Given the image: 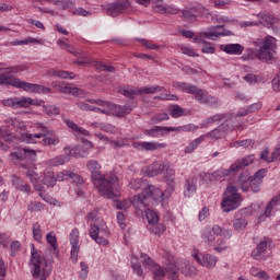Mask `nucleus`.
<instances>
[{
	"label": "nucleus",
	"mask_w": 280,
	"mask_h": 280,
	"mask_svg": "<svg viewBox=\"0 0 280 280\" xmlns=\"http://www.w3.org/2000/svg\"><path fill=\"white\" fill-rule=\"evenodd\" d=\"M46 240L51 248L46 249L45 256H43L40 252L36 250V247L34 246V244H32V275L33 278H35L36 280H47L49 275H51V264L47 262V259H49L48 255H51V253H56V249L58 248V241L56 238V235H54V232H49L46 235Z\"/></svg>",
	"instance_id": "f257e3e1"
},
{
	"label": "nucleus",
	"mask_w": 280,
	"mask_h": 280,
	"mask_svg": "<svg viewBox=\"0 0 280 280\" xmlns=\"http://www.w3.org/2000/svg\"><path fill=\"white\" fill-rule=\"evenodd\" d=\"M88 170L92 174V180L97 186L98 194L104 198L113 200L119 196V179L115 174L102 175V166L95 160L88 162Z\"/></svg>",
	"instance_id": "f03ea898"
},
{
	"label": "nucleus",
	"mask_w": 280,
	"mask_h": 280,
	"mask_svg": "<svg viewBox=\"0 0 280 280\" xmlns=\"http://www.w3.org/2000/svg\"><path fill=\"white\" fill-rule=\"evenodd\" d=\"M130 189L138 191V189H143L138 196H135L132 199V205L136 209H145L148 207V200L150 198L154 202H163V190L155 188L153 185L145 183L142 178L131 179L129 183Z\"/></svg>",
	"instance_id": "7ed1b4c3"
},
{
	"label": "nucleus",
	"mask_w": 280,
	"mask_h": 280,
	"mask_svg": "<svg viewBox=\"0 0 280 280\" xmlns=\"http://www.w3.org/2000/svg\"><path fill=\"white\" fill-rule=\"evenodd\" d=\"M268 170L260 168L253 176L249 173H242L237 179V185L242 191H252L253 194H259L261 191V185L264 178H266Z\"/></svg>",
	"instance_id": "20e7f679"
},
{
	"label": "nucleus",
	"mask_w": 280,
	"mask_h": 280,
	"mask_svg": "<svg viewBox=\"0 0 280 280\" xmlns=\"http://www.w3.org/2000/svg\"><path fill=\"white\" fill-rule=\"evenodd\" d=\"M173 86L183 93L195 95V100L199 102V104H206L207 106H215V104H218V100H215V97L209 96L206 90L199 89L196 85L177 81L173 83Z\"/></svg>",
	"instance_id": "39448f33"
},
{
	"label": "nucleus",
	"mask_w": 280,
	"mask_h": 280,
	"mask_svg": "<svg viewBox=\"0 0 280 280\" xmlns=\"http://www.w3.org/2000/svg\"><path fill=\"white\" fill-rule=\"evenodd\" d=\"M256 47L260 48L258 50V60L260 62H266L270 65L275 60V52L277 51V38L272 36L265 37L264 40L254 42Z\"/></svg>",
	"instance_id": "423d86ee"
},
{
	"label": "nucleus",
	"mask_w": 280,
	"mask_h": 280,
	"mask_svg": "<svg viewBox=\"0 0 280 280\" xmlns=\"http://www.w3.org/2000/svg\"><path fill=\"white\" fill-rule=\"evenodd\" d=\"M224 199L221 202V207L225 213L235 211L242 205V195L237 192L235 186H230L224 192Z\"/></svg>",
	"instance_id": "0eeeda50"
},
{
	"label": "nucleus",
	"mask_w": 280,
	"mask_h": 280,
	"mask_svg": "<svg viewBox=\"0 0 280 280\" xmlns=\"http://www.w3.org/2000/svg\"><path fill=\"white\" fill-rule=\"evenodd\" d=\"M253 163V156H247L238 160L236 163L232 164L229 170H219L212 173V176L215 180H222V178H226V176H231L233 172H240V170H244V167H248Z\"/></svg>",
	"instance_id": "6e6552de"
},
{
	"label": "nucleus",
	"mask_w": 280,
	"mask_h": 280,
	"mask_svg": "<svg viewBox=\"0 0 280 280\" xmlns=\"http://www.w3.org/2000/svg\"><path fill=\"white\" fill-rule=\"evenodd\" d=\"M0 84H4L5 86H15L16 89H23V91H27L28 93H36V89L38 86V84L27 83L4 73L0 74Z\"/></svg>",
	"instance_id": "1a4fd4ad"
},
{
	"label": "nucleus",
	"mask_w": 280,
	"mask_h": 280,
	"mask_svg": "<svg viewBox=\"0 0 280 280\" xmlns=\"http://www.w3.org/2000/svg\"><path fill=\"white\" fill-rule=\"evenodd\" d=\"M166 273H168V279L178 280V267L176 266L175 261H168L165 269H163L161 266H156L153 269V279L163 280Z\"/></svg>",
	"instance_id": "9d476101"
},
{
	"label": "nucleus",
	"mask_w": 280,
	"mask_h": 280,
	"mask_svg": "<svg viewBox=\"0 0 280 280\" xmlns=\"http://www.w3.org/2000/svg\"><path fill=\"white\" fill-rule=\"evenodd\" d=\"M9 160L15 165L22 161H25L26 163H34V161H36V151L26 148H19L15 152H12L9 155Z\"/></svg>",
	"instance_id": "9b49d317"
},
{
	"label": "nucleus",
	"mask_w": 280,
	"mask_h": 280,
	"mask_svg": "<svg viewBox=\"0 0 280 280\" xmlns=\"http://www.w3.org/2000/svg\"><path fill=\"white\" fill-rule=\"evenodd\" d=\"M231 121H233V119H226L222 125H220L217 129H213L212 131H210V137L211 139H223V137L226 135V132H229V130H233L235 128H237L238 130H242V128H244V124H246V121H241L237 122L236 125H232Z\"/></svg>",
	"instance_id": "f8f14e48"
},
{
	"label": "nucleus",
	"mask_w": 280,
	"mask_h": 280,
	"mask_svg": "<svg viewBox=\"0 0 280 280\" xmlns=\"http://www.w3.org/2000/svg\"><path fill=\"white\" fill-rule=\"evenodd\" d=\"M224 25H215L211 26L208 28L207 32L201 33L199 37L194 38V43H203L207 44V40L202 39V36L205 38H208L209 40H215L219 36H233V33L231 31H223V32H218L215 30H222Z\"/></svg>",
	"instance_id": "ddd939ff"
},
{
	"label": "nucleus",
	"mask_w": 280,
	"mask_h": 280,
	"mask_svg": "<svg viewBox=\"0 0 280 280\" xmlns=\"http://www.w3.org/2000/svg\"><path fill=\"white\" fill-rule=\"evenodd\" d=\"M130 8V1L128 0H116L104 7L106 14L109 16H119L125 10Z\"/></svg>",
	"instance_id": "4468645a"
},
{
	"label": "nucleus",
	"mask_w": 280,
	"mask_h": 280,
	"mask_svg": "<svg viewBox=\"0 0 280 280\" xmlns=\"http://www.w3.org/2000/svg\"><path fill=\"white\" fill-rule=\"evenodd\" d=\"M192 257L200 264V266H205L206 268H213L215 264H218V258L211 254H200L198 249H194Z\"/></svg>",
	"instance_id": "2eb2a0df"
},
{
	"label": "nucleus",
	"mask_w": 280,
	"mask_h": 280,
	"mask_svg": "<svg viewBox=\"0 0 280 280\" xmlns=\"http://www.w3.org/2000/svg\"><path fill=\"white\" fill-rule=\"evenodd\" d=\"M80 231L74 229L70 233V244H71V259L78 261V253H80Z\"/></svg>",
	"instance_id": "dca6fc26"
},
{
	"label": "nucleus",
	"mask_w": 280,
	"mask_h": 280,
	"mask_svg": "<svg viewBox=\"0 0 280 280\" xmlns=\"http://www.w3.org/2000/svg\"><path fill=\"white\" fill-rule=\"evenodd\" d=\"M57 179L59 182L62 180H71L74 183V185H82L84 183V179H82V176H80L78 173H74L72 171L65 170L57 174Z\"/></svg>",
	"instance_id": "f3484780"
},
{
	"label": "nucleus",
	"mask_w": 280,
	"mask_h": 280,
	"mask_svg": "<svg viewBox=\"0 0 280 280\" xmlns=\"http://www.w3.org/2000/svg\"><path fill=\"white\" fill-rule=\"evenodd\" d=\"M272 244V241L268 237H265L259 242L257 247L253 250L252 257L256 260L264 259V255H266V250H268V246Z\"/></svg>",
	"instance_id": "a211bd4d"
},
{
	"label": "nucleus",
	"mask_w": 280,
	"mask_h": 280,
	"mask_svg": "<svg viewBox=\"0 0 280 280\" xmlns=\"http://www.w3.org/2000/svg\"><path fill=\"white\" fill-rule=\"evenodd\" d=\"M132 148L136 150L143 151L145 150L147 152H152L154 150H162V148H165V143H159V142H133Z\"/></svg>",
	"instance_id": "6ab92c4d"
},
{
	"label": "nucleus",
	"mask_w": 280,
	"mask_h": 280,
	"mask_svg": "<svg viewBox=\"0 0 280 280\" xmlns=\"http://www.w3.org/2000/svg\"><path fill=\"white\" fill-rule=\"evenodd\" d=\"M220 49L231 56H242L244 54V46L241 44H222L220 45Z\"/></svg>",
	"instance_id": "aec40b11"
},
{
	"label": "nucleus",
	"mask_w": 280,
	"mask_h": 280,
	"mask_svg": "<svg viewBox=\"0 0 280 280\" xmlns=\"http://www.w3.org/2000/svg\"><path fill=\"white\" fill-rule=\"evenodd\" d=\"M47 135H49V129L42 126L39 133H22V139L25 143H36L35 139H43V137H47Z\"/></svg>",
	"instance_id": "412c9836"
},
{
	"label": "nucleus",
	"mask_w": 280,
	"mask_h": 280,
	"mask_svg": "<svg viewBox=\"0 0 280 280\" xmlns=\"http://www.w3.org/2000/svg\"><path fill=\"white\" fill-rule=\"evenodd\" d=\"M165 167H167V162H154L148 167L147 175L151 178L159 176V174L165 172Z\"/></svg>",
	"instance_id": "4be33fe9"
},
{
	"label": "nucleus",
	"mask_w": 280,
	"mask_h": 280,
	"mask_svg": "<svg viewBox=\"0 0 280 280\" xmlns=\"http://www.w3.org/2000/svg\"><path fill=\"white\" fill-rule=\"evenodd\" d=\"M101 230L100 226L95 223H91L90 225V237L96 242V244H103V246H106L108 244V240L104 238V236H100Z\"/></svg>",
	"instance_id": "5701e85b"
},
{
	"label": "nucleus",
	"mask_w": 280,
	"mask_h": 280,
	"mask_svg": "<svg viewBox=\"0 0 280 280\" xmlns=\"http://www.w3.org/2000/svg\"><path fill=\"white\" fill-rule=\"evenodd\" d=\"M114 117H126V115H130L132 113V106L127 104L124 106L115 105L112 108Z\"/></svg>",
	"instance_id": "b1692460"
},
{
	"label": "nucleus",
	"mask_w": 280,
	"mask_h": 280,
	"mask_svg": "<svg viewBox=\"0 0 280 280\" xmlns=\"http://www.w3.org/2000/svg\"><path fill=\"white\" fill-rule=\"evenodd\" d=\"M184 196L185 198H191V196H194V194H196V179L190 178V179H186L185 186H184Z\"/></svg>",
	"instance_id": "393cba45"
},
{
	"label": "nucleus",
	"mask_w": 280,
	"mask_h": 280,
	"mask_svg": "<svg viewBox=\"0 0 280 280\" xmlns=\"http://www.w3.org/2000/svg\"><path fill=\"white\" fill-rule=\"evenodd\" d=\"M222 119H226V114H217L209 118H206L201 122L202 128H209V126H213L215 121H222Z\"/></svg>",
	"instance_id": "a878e982"
},
{
	"label": "nucleus",
	"mask_w": 280,
	"mask_h": 280,
	"mask_svg": "<svg viewBox=\"0 0 280 280\" xmlns=\"http://www.w3.org/2000/svg\"><path fill=\"white\" fill-rule=\"evenodd\" d=\"M12 183H13L14 187H16L20 191H25L26 194H32V189L30 188V185L25 184L16 175H13Z\"/></svg>",
	"instance_id": "bb28decb"
},
{
	"label": "nucleus",
	"mask_w": 280,
	"mask_h": 280,
	"mask_svg": "<svg viewBox=\"0 0 280 280\" xmlns=\"http://www.w3.org/2000/svg\"><path fill=\"white\" fill-rule=\"evenodd\" d=\"M258 16L261 19V21H264V23H266L267 27H272V25L279 23V20L269 12H262L258 14Z\"/></svg>",
	"instance_id": "cd10ccee"
},
{
	"label": "nucleus",
	"mask_w": 280,
	"mask_h": 280,
	"mask_svg": "<svg viewBox=\"0 0 280 280\" xmlns=\"http://www.w3.org/2000/svg\"><path fill=\"white\" fill-rule=\"evenodd\" d=\"M58 91L59 93H65L66 95H80V93H82V90L78 88L68 86L65 83L59 84Z\"/></svg>",
	"instance_id": "c85d7f7f"
},
{
	"label": "nucleus",
	"mask_w": 280,
	"mask_h": 280,
	"mask_svg": "<svg viewBox=\"0 0 280 280\" xmlns=\"http://www.w3.org/2000/svg\"><path fill=\"white\" fill-rule=\"evenodd\" d=\"M32 105H34V100L30 97H15V108H30Z\"/></svg>",
	"instance_id": "c756f323"
},
{
	"label": "nucleus",
	"mask_w": 280,
	"mask_h": 280,
	"mask_svg": "<svg viewBox=\"0 0 280 280\" xmlns=\"http://www.w3.org/2000/svg\"><path fill=\"white\" fill-rule=\"evenodd\" d=\"M280 202V195L275 196L270 202L268 203V206L266 207L265 211H264V215L265 218H270V214L272 213V209H275V207H277V205H279Z\"/></svg>",
	"instance_id": "7c9ffc66"
},
{
	"label": "nucleus",
	"mask_w": 280,
	"mask_h": 280,
	"mask_svg": "<svg viewBox=\"0 0 280 280\" xmlns=\"http://www.w3.org/2000/svg\"><path fill=\"white\" fill-rule=\"evenodd\" d=\"M138 90H139V95H150L154 93H161V91H163V86H159V85L145 86Z\"/></svg>",
	"instance_id": "2f4dec72"
},
{
	"label": "nucleus",
	"mask_w": 280,
	"mask_h": 280,
	"mask_svg": "<svg viewBox=\"0 0 280 280\" xmlns=\"http://www.w3.org/2000/svg\"><path fill=\"white\" fill-rule=\"evenodd\" d=\"M138 90H139V95H150L154 93H161V91H163V86H159V85L145 86Z\"/></svg>",
	"instance_id": "473e14b6"
},
{
	"label": "nucleus",
	"mask_w": 280,
	"mask_h": 280,
	"mask_svg": "<svg viewBox=\"0 0 280 280\" xmlns=\"http://www.w3.org/2000/svg\"><path fill=\"white\" fill-rule=\"evenodd\" d=\"M212 231L214 233V235H220L221 237H228L229 240H231L233 232L231 230H225L220 225H214L212 228Z\"/></svg>",
	"instance_id": "72a5a7b5"
},
{
	"label": "nucleus",
	"mask_w": 280,
	"mask_h": 280,
	"mask_svg": "<svg viewBox=\"0 0 280 280\" xmlns=\"http://www.w3.org/2000/svg\"><path fill=\"white\" fill-rule=\"evenodd\" d=\"M145 218H147L150 226H154V224L159 223V214L154 210L147 209L145 210Z\"/></svg>",
	"instance_id": "f704fd0d"
},
{
	"label": "nucleus",
	"mask_w": 280,
	"mask_h": 280,
	"mask_svg": "<svg viewBox=\"0 0 280 280\" xmlns=\"http://www.w3.org/2000/svg\"><path fill=\"white\" fill-rule=\"evenodd\" d=\"M119 93L125 97H129V100H135V96L139 95V89L137 88L120 89Z\"/></svg>",
	"instance_id": "c9c22d12"
},
{
	"label": "nucleus",
	"mask_w": 280,
	"mask_h": 280,
	"mask_svg": "<svg viewBox=\"0 0 280 280\" xmlns=\"http://www.w3.org/2000/svg\"><path fill=\"white\" fill-rule=\"evenodd\" d=\"M67 161H68V158L59 155L48 160L47 165H50L51 167H58L59 165H65Z\"/></svg>",
	"instance_id": "e433bc0d"
},
{
	"label": "nucleus",
	"mask_w": 280,
	"mask_h": 280,
	"mask_svg": "<svg viewBox=\"0 0 280 280\" xmlns=\"http://www.w3.org/2000/svg\"><path fill=\"white\" fill-rule=\"evenodd\" d=\"M168 112L171 114V117H174V119H177V117H183L185 115V109H183L178 105L170 106Z\"/></svg>",
	"instance_id": "4c0bfd02"
},
{
	"label": "nucleus",
	"mask_w": 280,
	"mask_h": 280,
	"mask_svg": "<svg viewBox=\"0 0 280 280\" xmlns=\"http://www.w3.org/2000/svg\"><path fill=\"white\" fill-rule=\"evenodd\" d=\"M49 74L57 75V78H62L63 80H73L74 78L73 72H69V71L49 70Z\"/></svg>",
	"instance_id": "58836bf2"
},
{
	"label": "nucleus",
	"mask_w": 280,
	"mask_h": 280,
	"mask_svg": "<svg viewBox=\"0 0 280 280\" xmlns=\"http://www.w3.org/2000/svg\"><path fill=\"white\" fill-rule=\"evenodd\" d=\"M257 58H259V50L253 48H247L246 54L242 56L243 60H255Z\"/></svg>",
	"instance_id": "ea45409f"
},
{
	"label": "nucleus",
	"mask_w": 280,
	"mask_h": 280,
	"mask_svg": "<svg viewBox=\"0 0 280 280\" xmlns=\"http://www.w3.org/2000/svg\"><path fill=\"white\" fill-rule=\"evenodd\" d=\"M114 207L118 211H128V209H130V207H132V201L130 199H127L125 201H117L114 205Z\"/></svg>",
	"instance_id": "a19ab883"
},
{
	"label": "nucleus",
	"mask_w": 280,
	"mask_h": 280,
	"mask_svg": "<svg viewBox=\"0 0 280 280\" xmlns=\"http://www.w3.org/2000/svg\"><path fill=\"white\" fill-rule=\"evenodd\" d=\"M90 104H97V106H102V108H115V104L108 102V101H104V100H95V98H91L89 100Z\"/></svg>",
	"instance_id": "79ce46f5"
},
{
	"label": "nucleus",
	"mask_w": 280,
	"mask_h": 280,
	"mask_svg": "<svg viewBox=\"0 0 280 280\" xmlns=\"http://www.w3.org/2000/svg\"><path fill=\"white\" fill-rule=\"evenodd\" d=\"M58 180V177H56L54 175V173H48L44 176L43 178V183L44 185H46L47 187H54V185H56V182Z\"/></svg>",
	"instance_id": "37998d69"
},
{
	"label": "nucleus",
	"mask_w": 280,
	"mask_h": 280,
	"mask_svg": "<svg viewBox=\"0 0 280 280\" xmlns=\"http://www.w3.org/2000/svg\"><path fill=\"white\" fill-rule=\"evenodd\" d=\"M131 268L138 277H143V268H141V264H139L137 257L131 258Z\"/></svg>",
	"instance_id": "c03bdc74"
},
{
	"label": "nucleus",
	"mask_w": 280,
	"mask_h": 280,
	"mask_svg": "<svg viewBox=\"0 0 280 280\" xmlns=\"http://www.w3.org/2000/svg\"><path fill=\"white\" fill-rule=\"evenodd\" d=\"M158 9V12H161V14H178L179 10L174 7H155Z\"/></svg>",
	"instance_id": "a18cd8bd"
},
{
	"label": "nucleus",
	"mask_w": 280,
	"mask_h": 280,
	"mask_svg": "<svg viewBox=\"0 0 280 280\" xmlns=\"http://www.w3.org/2000/svg\"><path fill=\"white\" fill-rule=\"evenodd\" d=\"M248 221L244 218L235 219L233 222V228L235 229V231H242V229H246Z\"/></svg>",
	"instance_id": "49530a36"
},
{
	"label": "nucleus",
	"mask_w": 280,
	"mask_h": 280,
	"mask_svg": "<svg viewBox=\"0 0 280 280\" xmlns=\"http://www.w3.org/2000/svg\"><path fill=\"white\" fill-rule=\"evenodd\" d=\"M203 141H205V138H203V137H199V138L195 139L188 147H186L185 152H186L187 154H191V152H192L196 148H198V145H199L200 143H202Z\"/></svg>",
	"instance_id": "de8ad7c7"
},
{
	"label": "nucleus",
	"mask_w": 280,
	"mask_h": 280,
	"mask_svg": "<svg viewBox=\"0 0 280 280\" xmlns=\"http://www.w3.org/2000/svg\"><path fill=\"white\" fill-rule=\"evenodd\" d=\"M182 273L186 277H191V275H196V267L187 262L184 265V267H182Z\"/></svg>",
	"instance_id": "09e8293b"
},
{
	"label": "nucleus",
	"mask_w": 280,
	"mask_h": 280,
	"mask_svg": "<svg viewBox=\"0 0 280 280\" xmlns=\"http://www.w3.org/2000/svg\"><path fill=\"white\" fill-rule=\"evenodd\" d=\"M44 113H46V115L49 117H54V115H60V108L54 105H45Z\"/></svg>",
	"instance_id": "8fccbe9b"
},
{
	"label": "nucleus",
	"mask_w": 280,
	"mask_h": 280,
	"mask_svg": "<svg viewBox=\"0 0 280 280\" xmlns=\"http://www.w3.org/2000/svg\"><path fill=\"white\" fill-rule=\"evenodd\" d=\"M168 119H170V115L167 113H162V114H155L151 118V121L152 124H161V121H167Z\"/></svg>",
	"instance_id": "3c124183"
},
{
	"label": "nucleus",
	"mask_w": 280,
	"mask_h": 280,
	"mask_svg": "<svg viewBox=\"0 0 280 280\" xmlns=\"http://www.w3.org/2000/svg\"><path fill=\"white\" fill-rule=\"evenodd\" d=\"M63 150L66 153L62 156L68 159L67 163H69V161H71V158L78 156V154H80V150H78V149H69L66 147Z\"/></svg>",
	"instance_id": "603ef678"
},
{
	"label": "nucleus",
	"mask_w": 280,
	"mask_h": 280,
	"mask_svg": "<svg viewBox=\"0 0 280 280\" xmlns=\"http://www.w3.org/2000/svg\"><path fill=\"white\" fill-rule=\"evenodd\" d=\"M151 231L154 235H163L165 233V225L163 223H155L151 225Z\"/></svg>",
	"instance_id": "864d4df0"
},
{
	"label": "nucleus",
	"mask_w": 280,
	"mask_h": 280,
	"mask_svg": "<svg viewBox=\"0 0 280 280\" xmlns=\"http://www.w3.org/2000/svg\"><path fill=\"white\" fill-rule=\"evenodd\" d=\"M246 115H250V113L248 112L247 107L241 109L235 117H231L230 119H232L231 124H233L232 126H237V124H235V121H240V117H246Z\"/></svg>",
	"instance_id": "5fc2aeb1"
},
{
	"label": "nucleus",
	"mask_w": 280,
	"mask_h": 280,
	"mask_svg": "<svg viewBox=\"0 0 280 280\" xmlns=\"http://www.w3.org/2000/svg\"><path fill=\"white\" fill-rule=\"evenodd\" d=\"M55 5H58V8H60L61 10H69L70 8L73 7V1L71 0H57L55 1Z\"/></svg>",
	"instance_id": "6e6d98bb"
},
{
	"label": "nucleus",
	"mask_w": 280,
	"mask_h": 280,
	"mask_svg": "<svg viewBox=\"0 0 280 280\" xmlns=\"http://www.w3.org/2000/svg\"><path fill=\"white\" fill-rule=\"evenodd\" d=\"M33 237L36 242H40L43 240V233L40 232V224H33Z\"/></svg>",
	"instance_id": "4d7b16f0"
},
{
	"label": "nucleus",
	"mask_w": 280,
	"mask_h": 280,
	"mask_svg": "<svg viewBox=\"0 0 280 280\" xmlns=\"http://www.w3.org/2000/svg\"><path fill=\"white\" fill-rule=\"evenodd\" d=\"M98 129L104 130L105 132H109L110 135H113L117 130V128L115 126H113L110 124H106V122H101L98 125Z\"/></svg>",
	"instance_id": "13d9d810"
},
{
	"label": "nucleus",
	"mask_w": 280,
	"mask_h": 280,
	"mask_svg": "<svg viewBox=\"0 0 280 280\" xmlns=\"http://www.w3.org/2000/svg\"><path fill=\"white\" fill-rule=\"evenodd\" d=\"M167 188L165 190L166 194H172L174 189H176V183L174 182V177H167L165 178Z\"/></svg>",
	"instance_id": "bf43d9fd"
},
{
	"label": "nucleus",
	"mask_w": 280,
	"mask_h": 280,
	"mask_svg": "<svg viewBox=\"0 0 280 280\" xmlns=\"http://www.w3.org/2000/svg\"><path fill=\"white\" fill-rule=\"evenodd\" d=\"M156 132H163V127L161 126H155L152 129L144 130V135L147 137H156Z\"/></svg>",
	"instance_id": "052dcab7"
},
{
	"label": "nucleus",
	"mask_w": 280,
	"mask_h": 280,
	"mask_svg": "<svg viewBox=\"0 0 280 280\" xmlns=\"http://www.w3.org/2000/svg\"><path fill=\"white\" fill-rule=\"evenodd\" d=\"M81 266V271H80V279H86L89 277V265L84 261L80 264Z\"/></svg>",
	"instance_id": "680f3d73"
},
{
	"label": "nucleus",
	"mask_w": 280,
	"mask_h": 280,
	"mask_svg": "<svg viewBox=\"0 0 280 280\" xmlns=\"http://www.w3.org/2000/svg\"><path fill=\"white\" fill-rule=\"evenodd\" d=\"M268 154H270V151L267 149H265L261 153H260V159L261 161H265L266 163H272V161H275V158L269 156Z\"/></svg>",
	"instance_id": "e2e57ef3"
},
{
	"label": "nucleus",
	"mask_w": 280,
	"mask_h": 280,
	"mask_svg": "<svg viewBox=\"0 0 280 280\" xmlns=\"http://www.w3.org/2000/svg\"><path fill=\"white\" fill-rule=\"evenodd\" d=\"M202 240L206 242V244H212L213 241L215 240V236H213L211 234V231L208 230V231L203 232Z\"/></svg>",
	"instance_id": "0e129e2a"
},
{
	"label": "nucleus",
	"mask_w": 280,
	"mask_h": 280,
	"mask_svg": "<svg viewBox=\"0 0 280 280\" xmlns=\"http://www.w3.org/2000/svg\"><path fill=\"white\" fill-rule=\"evenodd\" d=\"M200 178L203 183H215L214 178H213V173H202L200 175Z\"/></svg>",
	"instance_id": "69168bd1"
},
{
	"label": "nucleus",
	"mask_w": 280,
	"mask_h": 280,
	"mask_svg": "<svg viewBox=\"0 0 280 280\" xmlns=\"http://www.w3.org/2000/svg\"><path fill=\"white\" fill-rule=\"evenodd\" d=\"M25 176L31 180V183H36L38 180V173L35 171H26Z\"/></svg>",
	"instance_id": "338daca9"
},
{
	"label": "nucleus",
	"mask_w": 280,
	"mask_h": 280,
	"mask_svg": "<svg viewBox=\"0 0 280 280\" xmlns=\"http://www.w3.org/2000/svg\"><path fill=\"white\" fill-rule=\"evenodd\" d=\"M272 89L276 91V93H279L280 91V74H278L273 80H272Z\"/></svg>",
	"instance_id": "774afa93"
}]
</instances>
